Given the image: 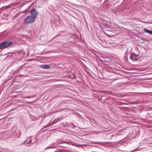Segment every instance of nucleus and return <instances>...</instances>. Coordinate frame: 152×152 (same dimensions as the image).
Segmentation results:
<instances>
[{
	"mask_svg": "<svg viewBox=\"0 0 152 152\" xmlns=\"http://www.w3.org/2000/svg\"><path fill=\"white\" fill-rule=\"evenodd\" d=\"M27 140H26V141H25V142H26Z\"/></svg>",
	"mask_w": 152,
	"mask_h": 152,
	"instance_id": "nucleus-7",
	"label": "nucleus"
},
{
	"mask_svg": "<svg viewBox=\"0 0 152 152\" xmlns=\"http://www.w3.org/2000/svg\"><path fill=\"white\" fill-rule=\"evenodd\" d=\"M35 20L31 16H27L24 20V23L26 24H29L34 22Z\"/></svg>",
	"mask_w": 152,
	"mask_h": 152,
	"instance_id": "nucleus-2",
	"label": "nucleus"
},
{
	"mask_svg": "<svg viewBox=\"0 0 152 152\" xmlns=\"http://www.w3.org/2000/svg\"><path fill=\"white\" fill-rule=\"evenodd\" d=\"M50 66L48 65H41V67L44 69H48L50 68Z\"/></svg>",
	"mask_w": 152,
	"mask_h": 152,
	"instance_id": "nucleus-4",
	"label": "nucleus"
},
{
	"mask_svg": "<svg viewBox=\"0 0 152 152\" xmlns=\"http://www.w3.org/2000/svg\"><path fill=\"white\" fill-rule=\"evenodd\" d=\"M13 44L11 41H5L0 44V49H3L8 48Z\"/></svg>",
	"mask_w": 152,
	"mask_h": 152,
	"instance_id": "nucleus-1",
	"label": "nucleus"
},
{
	"mask_svg": "<svg viewBox=\"0 0 152 152\" xmlns=\"http://www.w3.org/2000/svg\"><path fill=\"white\" fill-rule=\"evenodd\" d=\"M31 16L35 19L37 18L38 14V11L35 9H33L30 12Z\"/></svg>",
	"mask_w": 152,
	"mask_h": 152,
	"instance_id": "nucleus-3",
	"label": "nucleus"
},
{
	"mask_svg": "<svg viewBox=\"0 0 152 152\" xmlns=\"http://www.w3.org/2000/svg\"><path fill=\"white\" fill-rule=\"evenodd\" d=\"M29 142H31V140H29Z\"/></svg>",
	"mask_w": 152,
	"mask_h": 152,
	"instance_id": "nucleus-6",
	"label": "nucleus"
},
{
	"mask_svg": "<svg viewBox=\"0 0 152 152\" xmlns=\"http://www.w3.org/2000/svg\"><path fill=\"white\" fill-rule=\"evenodd\" d=\"M143 30L146 32L149 33L151 34H152V31L146 29L145 28H144Z\"/></svg>",
	"mask_w": 152,
	"mask_h": 152,
	"instance_id": "nucleus-5",
	"label": "nucleus"
}]
</instances>
